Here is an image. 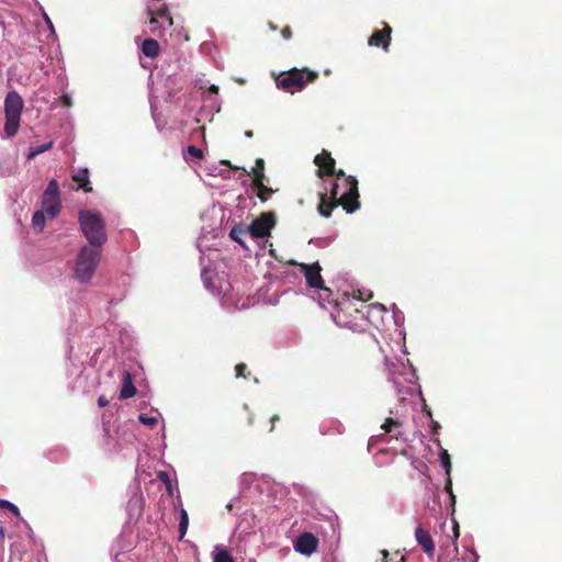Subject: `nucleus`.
<instances>
[{"label":"nucleus","instance_id":"obj_1","mask_svg":"<svg viewBox=\"0 0 562 562\" xmlns=\"http://www.w3.org/2000/svg\"><path fill=\"white\" fill-rule=\"evenodd\" d=\"M330 195L334 202L327 201L326 195L323 194L318 205V211L324 217H329L333 209L337 205H342L347 213H352L360 207L358 181L352 176H345L342 170H339L336 175V182Z\"/></svg>","mask_w":562,"mask_h":562},{"label":"nucleus","instance_id":"obj_2","mask_svg":"<svg viewBox=\"0 0 562 562\" xmlns=\"http://www.w3.org/2000/svg\"><path fill=\"white\" fill-rule=\"evenodd\" d=\"M385 364L387 381L392 383L400 401L404 402L407 400V396L415 394L419 395L422 401H424L415 370L407 359L404 360L401 358L395 361L386 359Z\"/></svg>","mask_w":562,"mask_h":562},{"label":"nucleus","instance_id":"obj_3","mask_svg":"<svg viewBox=\"0 0 562 562\" xmlns=\"http://www.w3.org/2000/svg\"><path fill=\"white\" fill-rule=\"evenodd\" d=\"M79 223L90 246L101 247L106 241L105 225L100 213L90 210L80 211Z\"/></svg>","mask_w":562,"mask_h":562},{"label":"nucleus","instance_id":"obj_4","mask_svg":"<svg viewBox=\"0 0 562 562\" xmlns=\"http://www.w3.org/2000/svg\"><path fill=\"white\" fill-rule=\"evenodd\" d=\"M101 257L100 247L83 246L77 256L74 273L80 282H88L94 274Z\"/></svg>","mask_w":562,"mask_h":562},{"label":"nucleus","instance_id":"obj_5","mask_svg":"<svg viewBox=\"0 0 562 562\" xmlns=\"http://www.w3.org/2000/svg\"><path fill=\"white\" fill-rule=\"evenodd\" d=\"M23 108L24 101L19 92L15 90L8 92L4 99L5 123L3 138H12L16 135Z\"/></svg>","mask_w":562,"mask_h":562},{"label":"nucleus","instance_id":"obj_6","mask_svg":"<svg viewBox=\"0 0 562 562\" xmlns=\"http://www.w3.org/2000/svg\"><path fill=\"white\" fill-rule=\"evenodd\" d=\"M316 78L317 72L315 71H300L294 69L288 72L284 77L279 78L277 80V86L282 90L294 93L304 89L306 82H312Z\"/></svg>","mask_w":562,"mask_h":562},{"label":"nucleus","instance_id":"obj_7","mask_svg":"<svg viewBox=\"0 0 562 562\" xmlns=\"http://www.w3.org/2000/svg\"><path fill=\"white\" fill-rule=\"evenodd\" d=\"M46 212L48 220L55 218L61 210L59 198V184L55 179H52L42 195V209Z\"/></svg>","mask_w":562,"mask_h":562},{"label":"nucleus","instance_id":"obj_8","mask_svg":"<svg viewBox=\"0 0 562 562\" xmlns=\"http://www.w3.org/2000/svg\"><path fill=\"white\" fill-rule=\"evenodd\" d=\"M300 270L306 279V283L310 288L322 291L321 297L327 300L331 295V291L324 286V281L321 276V266L318 263L306 265L301 263Z\"/></svg>","mask_w":562,"mask_h":562},{"label":"nucleus","instance_id":"obj_9","mask_svg":"<svg viewBox=\"0 0 562 562\" xmlns=\"http://www.w3.org/2000/svg\"><path fill=\"white\" fill-rule=\"evenodd\" d=\"M202 280L204 285L214 294L221 295L223 297V304L231 305L233 304V295L231 293L232 285L225 282H218V284L213 280L214 273L211 270L203 269L202 270Z\"/></svg>","mask_w":562,"mask_h":562},{"label":"nucleus","instance_id":"obj_10","mask_svg":"<svg viewBox=\"0 0 562 562\" xmlns=\"http://www.w3.org/2000/svg\"><path fill=\"white\" fill-rule=\"evenodd\" d=\"M276 225V216L273 213H263L255 218L247 227L250 238H265L270 235L271 229Z\"/></svg>","mask_w":562,"mask_h":562},{"label":"nucleus","instance_id":"obj_11","mask_svg":"<svg viewBox=\"0 0 562 562\" xmlns=\"http://www.w3.org/2000/svg\"><path fill=\"white\" fill-rule=\"evenodd\" d=\"M150 20H149V31L154 35H160L167 27L172 25V19L169 16L166 10H157L154 12L149 9Z\"/></svg>","mask_w":562,"mask_h":562},{"label":"nucleus","instance_id":"obj_12","mask_svg":"<svg viewBox=\"0 0 562 562\" xmlns=\"http://www.w3.org/2000/svg\"><path fill=\"white\" fill-rule=\"evenodd\" d=\"M293 546L296 552L310 557L316 551L318 539L311 532H304L295 539Z\"/></svg>","mask_w":562,"mask_h":562},{"label":"nucleus","instance_id":"obj_13","mask_svg":"<svg viewBox=\"0 0 562 562\" xmlns=\"http://www.w3.org/2000/svg\"><path fill=\"white\" fill-rule=\"evenodd\" d=\"M392 29L387 24H384L383 30L374 31L369 37L368 44L370 46L382 47L383 50H387L391 42Z\"/></svg>","mask_w":562,"mask_h":562},{"label":"nucleus","instance_id":"obj_14","mask_svg":"<svg viewBox=\"0 0 562 562\" xmlns=\"http://www.w3.org/2000/svg\"><path fill=\"white\" fill-rule=\"evenodd\" d=\"M415 539L427 557L432 559L435 555V543L430 533L418 526L415 528Z\"/></svg>","mask_w":562,"mask_h":562},{"label":"nucleus","instance_id":"obj_15","mask_svg":"<svg viewBox=\"0 0 562 562\" xmlns=\"http://www.w3.org/2000/svg\"><path fill=\"white\" fill-rule=\"evenodd\" d=\"M381 428L384 430V434H390L391 437L395 439L406 440L403 431V423L398 418H386Z\"/></svg>","mask_w":562,"mask_h":562},{"label":"nucleus","instance_id":"obj_16","mask_svg":"<svg viewBox=\"0 0 562 562\" xmlns=\"http://www.w3.org/2000/svg\"><path fill=\"white\" fill-rule=\"evenodd\" d=\"M136 394V387L133 383V379L130 372H123L122 385L120 390V400H127Z\"/></svg>","mask_w":562,"mask_h":562},{"label":"nucleus","instance_id":"obj_17","mask_svg":"<svg viewBox=\"0 0 562 562\" xmlns=\"http://www.w3.org/2000/svg\"><path fill=\"white\" fill-rule=\"evenodd\" d=\"M315 164L319 168V172L330 175L334 172L335 160L326 151L315 157Z\"/></svg>","mask_w":562,"mask_h":562},{"label":"nucleus","instance_id":"obj_18","mask_svg":"<svg viewBox=\"0 0 562 562\" xmlns=\"http://www.w3.org/2000/svg\"><path fill=\"white\" fill-rule=\"evenodd\" d=\"M351 304L350 299H347L344 302H337L336 303V312L331 314L334 322L342 327H349V322L344 318L345 311L349 307Z\"/></svg>","mask_w":562,"mask_h":562},{"label":"nucleus","instance_id":"obj_19","mask_svg":"<svg viewBox=\"0 0 562 562\" xmlns=\"http://www.w3.org/2000/svg\"><path fill=\"white\" fill-rule=\"evenodd\" d=\"M142 53L149 58H155L159 54V44L153 38H147L142 44Z\"/></svg>","mask_w":562,"mask_h":562},{"label":"nucleus","instance_id":"obj_20","mask_svg":"<svg viewBox=\"0 0 562 562\" xmlns=\"http://www.w3.org/2000/svg\"><path fill=\"white\" fill-rule=\"evenodd\" d=\"M229 236L233 240L241 245L243 247H246V238L250 237L248 228H244L240 226L233 227L231 229Z\"/></svg>","mask_w":562,"mask_h":562},{"label":"nucleus","instance_id":"obj_21","mask_svg":"<svg viewBox=\"0 0 562 562\" xmlns=\"http://www.w3.org/2000/svg\"><path fill=\"white\" fill-rule=\"evenodd\" d=\"M46 220H48L46 212L43 210L36 211L32 216V226L37 232H42L45 227Z\"/></svg>","mask_w":562,"mask_h":562},{"label":"nucleus","instance_id":"obj_22","mask_svg":"<svg viewBox=\"0 0 562 562\" xmlns=\"http://www.w3.org/2000/svg\"><path fill=\"white\" fill-rule=\"evenodd\" d=\"M54 145V140H49L41 146H32L30 147L27 154H26V158L27 160H32L34 159L36 156H38L40 154H43L47 150H49Z\"/></svg>","mask_w":562,"mask_h":562},{"label":"nucleus","instance_id":"obj_23","mask_svg":"<svg viewBox=\"0 0 562 562\" xmlns=\"http://www.w3.org/2000/svg\"><path fill=\"white\" fill-rule=\"evenodd\" d=\"M265 161L263 159L259 158L256 160L255 166L252 167V175H254V183L263 181L265 178Z\"/></svg>","mask_w":562,"mask_h":562},{"label":"nucleus","instance_id":"obj_24","mask_svg":"<svg viewBox=\"0 0 562 562\" xmlns=\"http://www.w3.org/2000/svg\"><path fill=\"white\" fill-rule=\"evenodd\" d=\"M188 527H189V516H188V513L186 512V509H181L180 510V520H179V539H182L187 531H188Z\"/></svg>","mask_w":562,"mask_h":562},{"label":"nucleus","instance_id":"obj_25","mask_svg":"<svg viewBox=\"0 0 562 562\" xmlns=\"http://www.w3.org/2000/svg\"><path fill=\"white\" fill-rule=\"evenodd\" d=\"M202 157L203 151L195 146H189L184 153V159L188 161L200 160Z\"/></svg>","mask_w":562,"mask_h":562},{"label":"nucleus","instance_id":"obj_26","mask_svg":"<svg viewBox=\"0 0 562 562\" xmlns=\"http://www.w3.org/2000/svg\"><path fill=\"white\" fill-rule=\"evenodd\" d=\"M254 186L258 190V196L261 201H267L273 193V190L266 187L263 181L255 182Z\"/></svg>","mask_w":562,"mask_h":562},{"label":"nucleus","instance_id":"obj_27","mask_svg":"<svg viewBox=\"0 0 562 562\" xmlns=\"http://www.w3.org/2000/svg\"><path fill=\"white\" fill-rule=\"evenodd\" d=\"M213 562H234V560L225 549L216 547Z\"/></svg>","mask_w":562,"mask_h":562},{"label":"nucleus","instance_id":"obj_28","mask_svg":"<svg viewBox=\"0 0 562 562\" xmlns=\"http://www.w3.org/2000/svg\"><path fill=\"white\" fill-rule=\"evenodd\" d=\"M440 463L445 469L446 475L449 476L451 473V461L450 456L446 449H441L439 453Z\"/></svg>","mask_w":562,"mask_h":562},{"label":"nucleus","instance_id":"obj_29","mask_svg":"<svg viewBox=\"0 0 562 562\" xmlns=\"http://www.w3.org/2000/svg\"><path fill=\"white\" fill-rule=\"evenodd\" d=\"M445 491L448 493L449 496V506L451 508V513H454V504H456V496L452 492V481L451 476H447L446 483H445Z\"/></svg>","mask_w":562,"mask_h":562},{"label":"nucleus","instance_id":"obj_30","mask_svg":"<svg viewBox=\"0 0 562 562\" xmlns=\"http://www.w3.org/2000/svg\"><path fill=\"white\" fill-rule=\"evenodd\" d=\"M72 180L82 183L88 182L89 180V170L88 168H79L72 175Z\"/></svg>","mask_w":562,"mask_h":562},{"label":"nucleus","instance_id":"obj_31","mask_svg":"<svg viewBox=\"0 0 562 562\" xmlns=\"http://www.w3.org/2000/svg\"><path fill=\"white\" fill-rule=\"evenodd\" d=\"M157 476L165 484L168 493L170 495H172V493H173V483H172V480H171L170 475L167 472H165V471H160V472H158Z\"/></svg>","mask_w":562,"mask_h":562},{"label":"nucleus","instance_id":"obj_32","mask_svg":"<svg viewBox=\"0 0 562 562\" xmlns=\"http://www.w3.org/2000/svg\"><path fill=\"white\" fill-rule=\"evenodd\" d=\"M158 415H160L158 412H156V416H147L145 414H140L138 416V420L145 426L154 427L158 423Z\"/></svg>","mask_w":562,"mask_h":562},{"label":"nucleus","instance_id":"obj_33","mask_svg":"<svg viewBox=\"0 0 562 562\" xmlns=\"http://www.w3.org/2000/svg\"><path fill=\"white\" fill-rule=\"evenodd\" d=\"M372 297V292L369 290H357L352 293V299L361 302L369 301Z\"/></svg>","mask_w":562,"mask_h":562},{"label":"nucleus","instance_id":"obj_34","mask_svg":"<svg viewBox=\"0 0 562 562\" xmlns=\"http://www.w3.org/2000/svg\"><path fill=\"white\" fill-rule=\"evenodd\" d=\"M43 18H44V21H45V23H46V25H47L48 30H49V33H50L52 35H55V27H54L53 22H52V20L49 19V16L47 15V13H46V12H43Z\"/></svg>","mask_w":562,"mask_h":562},{"label":"nucleus","instance_id":"obj_35","mask_svg":"<svg viewBox=\"0 0 562 562\" xmlns=\"http://www.w3.org/2000/svg\"><path fill=\"white\" fill-rule=\"evenodd\" d=\"M5 509H9L13 515H15L16 517L20 516V510L19 508L11 502L8 501V504H7V508Z\"/></svg>","mask_w":562,"mask_h":562},{"label":"nucleus","instance_id":"obj_36","mask_svg":"<svg viewBox=\"0 0 562 562\" xmlns=\"http://www.w3.org/2000/svg\"><path fill=\"white\" fill-rule=\"evenodd\" d=\"M60 103L64 105V106H70L72 101H71V97L68 95V94H64L60 97L59 99Z\"/></svg>","mask_w":562,"mask_h":562},{"label":"nucleus","instance_id":"obj_37","mask_svg":"<svg viewBox=\"0 0 562 562\" xmlns=\"http://www.w3.org/2000/svg\"><path fill=\"white\" fill-rule=\"evenodd\" d=\"M12 175V170L10 168H4L0 165V177H9Z\"/></svg>","mask_w":562,"mask_h":562},{"label":"nucleus","instance_id":"obj_38","mask_svg":"<svg viewBox=\"0 0 562 562\" xmlns=\"http://www.w3.org/2000/svg\"><path fill=\"white\" fill-rule=\"evenodd\" d=\"M235 370H236V375L241 376V375H244V371L246 370V364L239 363L236 366Z\"/></svg>","mask_w":562,"mask_h":562},{"label":"nucleus","instance_id":"obj_39","mask_svg":"<svg viewBox=\"0 0 562 562\" xmlns=\"http://www.w3.org/2000/svg\"><path fill=\"white\" fill-rule=\"evenodd\" d=\"M281 34H282V37H283L284 40H290V38H291V36H292V31H291V29H290L289 26H285V27L282 30V33H281Z\"/></svg>","mask_w":562,"mask_h":562},{"label":"nucleus","instance_id":"obj_40","mask_svg":"<svg viewBox=\"0 0 562 562\" xmlns=\"http://www.w3.org/2000/svg\"><path fill=\"white\" fill-rule=\"evenodd\" d=\"M459 538V525L453 520V542L456 543Z\"/></svg>","mask_w":562,"mask_h":562},{"label":"nucleus","instance_id":"obj_41","mask_svg":"<svg viewBox=\"0 0 562 562\" xmlns=\"http://www.w3.org/2000/svg\"><path fill=\"white\" fill-rule=\"evenodd\" d=\"M251 479V475L248 474V473H244L240 475L239 480H240V484L244 485V484H248L249 481Z\"/></svg>","mask_w":562,"mask_h":562},{"label":"nucleus","instance_id":"obj_42","mask_svg":"<svg viewBox=\"0 0 562 562\" xmlns=\"http://www.w3.org/2000/svg\"><path fill=\"white\" fill-rule=\"evenodd\" d=\"M79 188L82 189L85 192H91L92 191V187L90 186V180H88V182L80 183Z\"/></svg>","mask_w":562,"mask_h":562},{"label":"nucleus","instance_id":"obj_43","mask_svg":"<svg viewBox=\"0 0 562 562\" xmlns=\"http://www.w3.org/2000/svg\"><path fill=\"white\" fill-rule=\"evenodd\" d=\"M108 404H109V401L105 398V396H103V395L99 396L98 405L100 407H105V406H108Z\"/></svg>","mask_w":562,"mask_h":562},{"label":"nucleus","instance_id":"obj_44","mask_svg":"<svg viewBox=\"0 0 562 562\" xmlns=\"http://www.w3.org/2000/svg\"><path fill=\"white\" fill-rule=\"evenodd\" d=\"M439 428H440L439 423H438V422H436V420H431V429H432L434 434H437V431L439 430Z\"/></svg>","mask_w":562,"mask_h":562},{"label":"nucleus","instance_id":"obj_45","mask_svg":"<svg viewBox=\"0 0 562 562\" xmlns=\"http://www.w3.org/2000/svg\"><path fill=\"white\" fill-rule=\"evenodd\" d=\"M7 504H8V501L0 499V509H5L7 508Z\"/></svg>","mask_w":562,"mask_h":562},{"label":"nucleus","instance_id":"obj_46","mask_svg":"<svg viewBox=\"0 0 562 562\" xmlns=\"http://www.w3.org/2000/svg\"><path fill=\"white\" fill-rule=\"evenodd\" d=\"M210 91H211V92H213V93H217V92H218V87H217V86H215V85H212V86L210 87Z\"/></svg>","mask_w":562,"mask_h":562},{"label":"nucleus","instance_id":"obj_47","mask_svg":"<svg viewBox=\"0 0 562 562\" xmlns=\"http://www.w3.org/2000/svg\"><path fill=\"white\" fill-rule=\"evenodd\" d=\"M375 311H384V307L382 305L380 306H373L371 312H375Z\"/></svg>","mask_w":562,"mask_h":562},{"label":"nucleus","instance_id":"obj_48","mask_svg":"<svg viewBox=\"0 0 562 562\" xmlns=\"http://www.w3.org/2000/svg\"><path fill=\"white\" fill-rule=\"evenodd\" d=\"M245 136L248 138L252 137V132L251 131L245 132Z\"/></svg>","mask_w":562,"mask_h":562},{"label":"nucleus","instance_id":"obj_49","mask_svg":"<svg viewBox=\"0 0 562 562\" xmlns=\"http://www.w3.org/2000/svg\"><path fill=\"white\" fill-rule=\"evenodd\" d=\"M381 554H382L383 558H387L389 557V552L386 550H382Z\"/></svg>","mask_w":562,"mask_h":562},{"label":"nucleus","instance_id":"obj_50","mask_svg":"<svg viewBox=\"0 0 562 562\" xmlns=\"http://www.w3.org/2000/svg\"><path fill=\"white\" fill-rule=\"evenodd\" d=\"M473 555H474V559H475L474 562H477L479 555L475 552L473 553Z\"/></svg>","mask_w":562,"mask_h":562},{"label":"nucleus","instance_id":"obj_51","mask_svg":"<svg viewBox=\"0 0 562 562\" xmlns=\"http://www.w3.org/2000/svg\"><path fill=\"white\" fill-rule=\"evenodd\" d=\"M426 414L428 417H431V412L429 409H426Z\"/></svg>","mask_w":562,"mask_h":562},{"label":"nucleus","instance_id":"obj_52","mask_svg":"<svg viewBox=\"0 0 562 562\" xmlns=\"http://www.w3.org/2000/svg\"><path fill=\"white\" fill-rule=\"evenodd\" d=\"M277 419H278V416H273V417L271 418V423L273 424Z\"/></svg>","mask_w":562,"mask_h":562},{"label":"nucleus","instance_id":"obj_53","mask_svg":"<svg viewBox=\"0 0 562 562\" xmlns=\"http://www.w3.org/2000/svg\"><path fill=\"white\" fill-rule=\"evenodd\" d=\"M236 308H243L245 305L243 304L241 306H239L238 304H235Z\"/></svg>","mask_w":562,"mask_h":562},{"label":"nucleus","instance_id":"obj_54","mask_svg":"<svg viewBox=\"0 0 562 562\" xmlns=\"http://www.w3.org/2000/svg\"><path fill=\"white\" fill-rule=\"evenodd\" d=\"M270 29L276 30V26L272 23H270Z\"/></svg>","mask_w":562,"mask_h":562},{"label":"nucleus","instance_id":"obj_55","mask_svg":"<svg viewBox=\"0 0 562 562\" xmlns=\"http://www.w3.org/2000/svg\"><path fill=\"white\" fill-rule=\"evenodd\" d=\"M232 507H233V505H232V504H228V505H227V509H228V510H231V509H232Z\"/></svg>","mask_w":562,"mask_h":562},{"label":"nucleus","instance_id":"obj_56","mask_svg":"<svg viewBox=\"0 0 562 562\" xmlns=\"http://www.w3.org/2000/svg\"><path fill=\"white\" fill-rule=\"evenodd\" d=\"M400 562H405V558L401 557Z\"/></svg>","mask_w":562,"mask_h":562},{"label":"nucleus","instance_id":"obj_57","mask_svg":"<svg viewBox=\"0 0 562 562\" xmlns=\"http://www.w3.org/2000/svg\"><path fill=\"white\" fill-rule=\"evenodd\" d=\"M355 313L360 314V311L358 308H355Z\"/></svg>","mask_w":562,"mask_h":562}]
</instances>
